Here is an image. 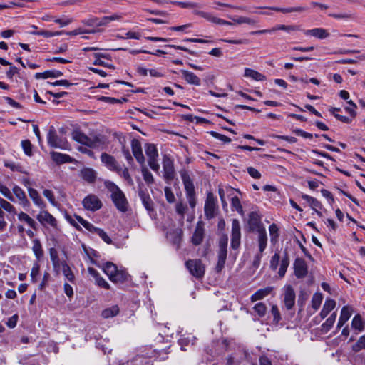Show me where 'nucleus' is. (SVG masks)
Returning a JSON list of instances; mask_svg holds the SVG:
<instances>
[{
  "label": "nucleus",
  "mask_w": 365,
  "mask_h": 365,
  "mask_svg": "<svg viewBox=\"0 0 365 365\" xmlns=\"http://www.w3.org/2000/svg\"><path fill=\"white\" fill-rule=\"evenodd\" d=\"M132 152L139 164L143 165L145 164V157L143 154L140 142L137 139H133L131 141Z\"/></svg>",
  "instance_id": "15"
},
{
  "label": "nucleus",
  "mask_w": 365,
  "mask_h": 365,
  "mask_svg": "<svg viewBox=\"0 0 365 365\" xmlns=\"http://www.w3.org/2000/svg\"><path fill=\"white\" fill-rule=\"evenodd\" d=\"M18 220L21 222H24L26 223L31 228L36 230H37V223L36 222L31 218L28 214L20 212L18 215Z\"/></svg>",
  "instance_id": "26"
},
{
  "label": "nucleus",
  "mask_w": 365,
  "mask_h": 365,
  "mask_svg": "<svg viewBox=\"0 0 365 365\" xmlns=\"http://www.w3.org/2000/svg\"><path fill=\"white\" fill-rule=\"evenodd\" d=\"M29 195L32 199L34 203L40 207H43L45 206L44 202L41 197H40L38 191L34 188H29L28 190Z\"/></svg>",
  "instance_id": "34"
},
{
  "label": "nucleus",
  "mask_w": 365,
  "mask_h": 365,
  "mask_svg": "<svg viewBox=\"0 0 365 365\" xmlns=\"http://www.w3.org/2000/svg\"><path fill=\"white\" fill-rule=\"evenodd\" d=\"M210 134L212 137H214L216 139H218L221 141H223L224 143H230L231 142V139L228 138L227 136L218 133L215 131H211Z\"/></svg>",
  "instance_id": "63"
},
{
  "label": "nucleus",
  "mask_w": 365,
  "mask_h": 365,
  "mask_svg": "<svg viewBox=\"0 0 365 365\" xmlns=\"http://www.w3.org/2000/svg\"><path fill=\"white\" fill-rule=\"evenodd\" d=\"M205 230L203 222L200 221L197 223L195 232L192 236L191 242L195 245H199L202 243L204 238Z\"/></svg>",
  "instance_id": "17"
},
{
  "label": "nucleus",
  "mask_w": 365,
  "mask_h": 365,
  "mask_svg": "<svg viewBox=\"0 0 365 365\" xmlns=\"http://www.w3.org/2000/svg\"><path fill=\"white\" fill-rule=\"evenodd\" d=\"M182 180L184 184L186 197L188 203L192 208H194L197 204V200L195 197V187L192 180L187 173H182L181 175Z\"/></svg>",
  "instance_id": "3"
},
{
  "label": "nucleus",
  "mask_w": 365,
  "mask_h": 365,
  "mask_svg": "<svg viewBox=\"0 0 365 365\" xmlns=\"http://www.w3.org/2000/svg\"><path fill=\"white\" fill-rule=\"evenodd\" d=\"M43 195H44L45 197H46L48 200V201L52 205H57V202L55 200L53 192L51 190L47 189L44 190L43 191Z\"/></svg>",
  "instance_id": "59"
},
{
  "label": "nucleus",
  "mask_w": 365,
  "mask_h": 365,
  "mask_svg": "<svg viewBox=\"0 0 365 365\" xmlns=\"http://www.w3.org/2000/svg\"><path fill=\"white\" fill-rule=\"evenodd\" d=\"M227 239H221L219 242V250L217 254V263L215 267V270L217 272H220L224 268L226 259H227Z\"/></svg>",
  "instance_id": "8"
},
{
  "label": "nucleus",
  "mask_w": 365,
  "mask_h": 365,
  "mask_svg": "<svg viewBox=\"0 0 365 365\" xmlns=\"http://www.w3.org/2000/svg\"><path fill=\"white\" fill-rule=\"evenodd\" d=\"M232 207L235 208L240 215H243V209L240 199L237 197H233L231 200Z\"/></svg>",
  "instance_id": "55"
},
{
  "label": "nucleus",
  "mask_w": 365,
  "mask_h": 365,
  "mask_svg": "<svg viewBox=\"0 0 365 365\" xmlns=\"http://www.w3.org/2000/svg\"><path fill=\"white\" fill-rule=\"evenodd\" d=\"M336 307V302L334 299H327L322 309L321 310L319 313V317L321 319H324L331 311H332Z\"/></svg>",
  "instance_id": "23"
},
{
  "label": "nucleus",
  "mask_w": 365,
  "mask_h": 365,
  "mask_svg": "<svg viewBox=\"0 0 365 365\" xmlns=\"http://www.w3.org/2000/svg\"><path fill=\"white\" fill-rule=\"evenodd\" d=\"M141 173H142L143 180L148 185H150L154 182V178L153 176V174L145 166V165H142Z\"/></svg>",
  "instance_id": "44"
},
{
  "label": "nucleus",
  "mask_w": 365,
  "mask_h": 365,
  "mask_svg": "<svg viewBox=\"0 0 365 365\" xmlns=\"http://www.w3.org/2000/svg\"><path fill=\"white\" fill-rule=\"evenodd\" d=\"M180 72L182 75V78L187 83L195 86L200 85V79L194 73L186 70H181Z\"/></svg>",
  "instance_id": "22"
},
{
  "label": "nucleus",
  "mask_w": 365,
  "mask_h": 365,
  "mask_svg": "<svg viewBox=\"0 0 365 365\" xmlns=\"http://www.w3.org/2000/svg\"><path fill=\"white\" fill-rule=\"evenodd\" d=\"M102 163L111 171L120 173V166L117 163L115 158L108 153H103L101 155Z\"/></svg>",
  "instance_id": "12"
},
{
  "label": "nucleus",
  "mask_w": 365,
  "mask_h": 365,
  "mask_svg": "<svg viewBox=\"0 0 365 365\" xmlns=\"http://www.w3.org/2000/svg\"><path fill=\"white\" fill-rule=\"evenodd\" d=\"M245 76L257 81H262L266 79V77L259 72L248 68L245 70Z\"/></svg>",
  "instance_id": "35"
},
{
  "label": "nucleus",
  "mask_w": 365,
  "mask_h": 365,
  "mask_svg": "<svg viewBox=\"0 0 365 365\" xmlns=\"http://www.w3.org/2000/svg\"><path fill=\"white\" fill-rule=\"evenodd\" d=\"M278 30H282L287 33H291L292 31H298L299 30V27L295 25H277L272 28L273 32L278 31Z\"/></svg>",
  "instance_id": "47"
},
{
  "label": "nucleus",
  "mask_w": 365,
  "mask_h": 365,
  "mask_svg": "<svg viewBox=\"0 0 365 365\" xmlns=\"http://www.w3.org/2000/svg\"><path fill=\"white\" fill-rule=\"evenodd\" d=\"M255 311L259 317H264L267 312V307L262 302L257 303L254 307Z\"/></svg>",
  "instance_id": "56"
},
{
  "label": "nucleus",
  "mask_w": 365,
  "mask_h": 365,
  "mask_svg": "<svg viewBox=\"0 0 365 365\" xmlns=\"http://www.w3.org/2000/svg\"><path fill=\"white\" fill-rule=\"evenodd\" d=\"M294 274L297 278L304 277L307 274V264L304 259L297 258L294 263Z\"/></svg>",
  "instance_id": "16"
},
{
  "label": "nucleus",
  "mask_w": 365,
  "mask_h": 365,
  "mask_svg": "<svg viewBox=\"0 0 365 365\" xmlns=\"http://www.w3.org/2000/svg\"><path fill=\"white\" fill-rule=\"evenodd\" d=\"M269 9L274 11H279L284 14L292 13V12H302L305 11L304 7L296 6V7H288V8H280V7H269Z\"/></svg>",
  "instance_id": "41"
},
{
  "label": "nucleus",
  "mask_w": 365,
  "mask_h": 365,
  "mask_svg": "<svg viewBox=\"0 0 365 365\" xmlns=\"http://www.w3.org/2000/svg\"><path fill=\"white\" fill-rule=\"evenodd\" d=\"M104 144V141L98 136L88 137L84 145L91 148H98Z\"/></svg>",
  "instance_id": "31"
},
{
  "label": "nucleus",
  "mask_w": 365,
  "mask_h": 365,
  "mask_svg": "<svg viewBox=\"0 0 365 365\" xmlns=\"http://www.w3.org/2000/svg\"><path fill=\"white\" fill-rule=\"evenodd\" d=\"M63 76V73L58 70H51L46 71L43 73H36L35 74V78L36 79L39 78H58Z\"/></svg>",
  "instance_id": "29"
},
{
  "label": "nucleus",
  "mask_w": 365,
  "mask_h": 365,
  "mask_svg": "<svg viewBox=\"0 0 365 365\" xmlns=\"http://www.w3.org/2000/svg\"><path fill=\"white\" fill-rule=\"evenodd\" d=\"M352 314V309L349 306L342 307L336 328L339 329L349 319Z\"/></svg>",
  "instance_id": "20"
},
{
  "label": "nucleus",
  "mask_w": 365,
  "mask_h": 365,
  "mask_svg": "<svg viewBox=\"0 0 365 365\" xmlns=\"http://www.w3.org/2000/svg\"><path fill=\"white\" fill-rule=\"evenodd\" d=\"M40 272V266L38 263L34 264L31 271V277L33 282H36L37 277L38 276Z\"/></svg>",
  "instance_id": "60"
},
{
  "label": "nucleus",
  "mask_w": 365,
  "mask_h": 365,
  "mask_svg": "<svg viewBox=\"0 0 365 365\" xmlns=\"http://www.w3.org/2000/svg\"><path fill=\"white\" fill-rule=\"evenodd\" d=\"M13 192L16 197V198L19 200L20 204L24 207H28L29 205V202L26 196L24 190L19 186L16 185L13 187Z\"/></svg>",
  "instance_id": "24"
},
{
  "label": "nucleus",
  "mask_w": 365,
  "mask_h": 365,
  "mask_svg": "<svg viewBox=\"0 0 365 365\" xmlns=\"http://www.w3.org/2000/svg\"><path fill=\"white\" fill-rule=\"evenodd\" d=\"M0 207L6 212L10 213L16 214L15 207L8 201L0 197Z\"/></svg>",
  "instance_id": "52"
},
{
  "label": "nucleus",
  "mask_w": 365,
  "mask_h": 365,
  "mask_svg": "<svg viewBox=\"0 0 365 365\" xmlns=\"http://www.w3.org/2000/svg\"><path fill=\"white\" fill-rule=\"evenodd\" d=\"M139 196L140 197V200L142 201L143 205H144L145 208L148 211L151 212L153 210V202L151 200L150 195L148 194H146L145 192L141 191L139 192Z\"/></svg>",
  "instance_id": "32"
},
{
  "label": "nucleus",
  "mask_w": 365,
  "mask_h": 365,
  "mask_svg": "<svg viewBox=\"0 0 365 365\" xmlns=\"http://www.w3.org/2000/svg\"><path fill=\"white\" fill-rule=\"evenodd\" d=\"M304 34L311 35L314 37H316L319 39H324L329 37V34L328 31L322 28H315L309 30H306L304 31Z\"/></svg>",
  "instance_id": "25"
},
{
  "label": "nucleus",
  "mask_w": 365,
  "mask_h": 365,
  "mask_svg": "<svg viewBox=\"0 0 365 365\" xmlns=\"http://www.w3.org/2000/svg\"><path fill=\"white\" fill-rule=\"evenodd\" d=\"M336 318V313L333 312L322 324L321 329L323 333H327L333 327Z\"/></svg>",
  "instance_id": "33"
},
{
  "label": "nucleus",
  "mask_w": 365,
  "mask_h": 365,
  "mask_svg": "<svg viewBox=\"0 0 365 365\" xmlns=\"http://www.w3.org/2000/svg\"><path fill=\"white\" fill-rule=\"evenodd\" d=\"M284 303L287 309H291L295 304V292L291 285L284 287Z\"/></svg>",
  "instance_id": "14"
},
{
  "label": "nucleus",
  "mask_w": 365,
  "mask_h": 365,
  "mask_svg": "<svg viewBox=\"0 0 365 365\" xmlns=\"http://www.w3.org/2000/svg\"><path fill=\"white\" fill-rule=\"evenodd\" d=\"M365 349V336L359 337L358 341L352 346V351L354 352H359L361 350Z\"/></svg>",
  "instance_id": "53"
},
{
  "label": "nucleus",
  "mask_w": 365,
  "mask_h": 365,
  "mask_svg": "<svg viewBox=\"0 0 365 365\" xmlns=\"http://www.w3.org/2000/svg\"><path fill=\"white\" fill-rule=\"evenodd\" d=\"M81 173L82 178L88 182H93L96 180V173L91 168H83Z\"/></svg>",
  "instance_id": "36"
},
{
  "label": "nucleus",
  "mask_w": 365,
  "mask_h": 365,
  "mask_svg": "<svg viewBox=\"0 0 365 365\" xmlns=\"http://www.w3.org/2000/svg\"><path fill=\"white\" fill-rule=\"evenodd\" d=\"M351 327L359 332L364 331L365 322L360 314H358L354 317L351 321Z\"/></svg>",
  "instance_id": "30"
},
{
  "label": "nucleus",
  "mask_w": 365,
  "mask_h": 365,
  "mask_svg": "<svg viewBox=\"0 0 365 365\" xmlns=\"http://www.w3.org/2000/svg\"><path fill=\"white\" fill-rule=\"evenodd\" d=\"M289 264V260L287 256H285L280 262V267L278 271V274L280 278L284 277L287 272V267Z\"/></svg>",
  "instance_id": "48"
},
{
  "label": "nucleus",
  "mask_w": 365,
  "mask_h": 365,
  "mask_svg": "<svg viewBox=\"0 0 365 365\" xmlns=\"http://www.w3.org/2000/svg\"><path fill=\"white\" fill-rule=\"evenodd\" d=\"M0 192L9 200L14 201V197L10 190L2 184H0Z\"/></svg>",
  "instance_id": "58"
},
{
  "label": "nucleus",
  "mask_w": 365,
  "mask_h": 365,
  "mask_svg": "<svg viewBox=\"0 0 365 365\" xmlns=\"http://www.w3.org/2000/svg\"><path fill=\"white\" fill-rule=\"evenodd\" d=\"M117 269L116 265L112 262H106L103 267V272L109 277L110 280L113 277Z\"/></svg>",
  "instance_id": "42"
},
{
  "label": "nucleus",
  "mask_w": 365,
  "mask_h": 365,
  "mask_svg": "<svg viewBox=\"0 0 365 365\" xmlns=\"http://www.w3.org/2000/svg\"><path fill=\"white\" fill-rule=\"evenodd\" d=\"M309 205L318 215H322V213L317 210V209H321L322 207V204L319 201H318L316 198H314L312 200Z\"/></svg>",
  "instance_id": "64"
},
{
  "label": "nucleus",
  "mask_w": 365,
  "mask_h": 365,
  "mask_svg": "<svg viewBox=\"0 0 365 365\" xmlns=\"http://www.w3.org/2000/svg\"><path fill=\"white\" fill-rule=\"evenodd\" d=\"M72 138L75 141H76L82 145H85V143L86 142V140L88 139V136L80 131L73 132Z\"/></svg>",
  "instance_id": "51"
},
{
  "label": "nucleus",
  "mask_w": 365,
  "mask_h": 365,
  "mask_svg": "<svg viewBox=\"0 0 365 365\" xmlns=\"http://www.w3.org/2000/svg\"><path fill=\"white\" fill-rule=\"evenodd\" d=\"M119 313V307L117 305H113L110 307L106 308L102 311L101 316L105 318H110L118 315Z\"/></svg>",
  "instance_id": "39"
},
{
  "label": "nucleus",
  "mask_w": 365,
  "mask_h": 365,
  "mask_svg": "<svg viewBox=\"0 0 365 365\" xmlns=\"http://www.w3.org/2000/svg\"><path fill=\"white\" fill-rule=\"evenodd\" d=\"M258 234L257 242L259 245V252L263 253L267 245V235L265 228L257 231Z\"/></svg>",
  "instance_id": "21"
},
{
  "label": "nucleus",
  "mask_w": 365,
  "mask_h": 365,
  "mask_svg": "<svg viewBox=\"0 0 365 365\" xmlns=\"http://www.w3.org/2000/svg\"><path fill=\"white\" fill-rule=\"evenodd\" d=\"M47 141L48 145L52 148H60L63 150H66L68 148V144L67 141L57 135L56 130L53 126L49 128L47 135Z\"/></svg>",
  "instance_id": "5"
},
{
  "label": "nucleus",
  "mask_w": 365,
  "mask_h": 365,
  "mask_svg": "<svg viewBox=\"0 0 365 365\" xmlns=\"http://www.w3.org/2000/svg\"><path fill=\"white\" fill-rule=\"evenodd\" d=\"M280 260V257L278 253H275L270 260V268L275 271L277 269V267L279 265V262Z\"/></svg>",
  "instance_id": "62"
},
{
  "label": "nucleus",
  "mask_w": 365,
  "mask_h": 365,
  "mask_svg": "<svg viewBox=\"0 0 365 365\" xmlns=\"http://www.w3.org/2000/svg\"><path fill=\"white\" fill-rule=\"evenodd\" d=\"M145 152L148 157V165L154 172L158 173L160 170V165L158 163L159 155L156 146L152 143H146Z\"/></svg>",
  "instance_id": "2"
},
{
  "label": "nucleus",
  "mask_w": 365,
  "mask_h": 365,
  "mask_svg": "<svg viewBox=\"0 0 365 365\" xmlns=\"http://www.w3.org/2000/svg\"><path fill=\"white\" fill-rule=\"evenodd\" d=\"M88 272L95 279L96 284L106 289H110V284L100 276L99 273L93 267H88Z\"/></svg>",
  "instance_id": "18"
},
{
  "label": "nucleus",
  "mask_w": 365,
  "mask_h": 365,
  "mask_svg": "<svg viewBox=\"0 0 365 365\" xmlns=\"http://www.w3.org/2000/svg\"><path fill=\"white\" fill-rule=\"evenodd\" d=\"M29 34L31 35L43 36L46 38H50V37H53V36L62 35V34H65V31H61L52 32V31H47V30H40L38 31H29Z\"/></svg>",
  "instance_id": "37"
},
{
  "label": "nucleus",
  "mask_w": 365,
  "mask_h": 365,
  "mask_svg": "<svg viewBox=\"0 0 365 365\" xmlns=\"http://www.w3.org/2000/svg\"><path fill=\"white\" fill-rule=\"evenodd\" d=\"M323 298V294L320 292H316L313 294L311 300V304L314 312L317 311L319 309Z\"/></svg>",
  "instance_id": "38"
},
{
  "label": "nucleus",
  "mask_w": 365,
  "mask_h": 365,
  "mask_svg": "<svg viewBox=\"0 0 365 365\" xmlns=\"http://www.w3.org/2000/svg\"><path fill=\"white\" fill-rule=\"evenodd\" d=\"M230 18L237 24H250V25H255V24H257L256 20L251 19V18L246 17V16H239L237 18L230 17Z\"/></svg>",
  "instance_id": "49"
},
{
  "label": "nucleus",
  "mask_w": 365,
  "mask_h": 365,
  "mask_svg": "<svg viewBox=\"0 0 365 365\" xmlns=\"http://www.w3.org/2000/svg\"><path fill=\"white\" fill-rule=\"evenodd\" d=\"M128 277L129 275L126 272L123 270L117 269L116 272L115 273L113 277L110 279V281L115 283H123L128 280Z\"/></svg>",
  "instance_id": "43"
},
{
  "label": "nucleus",
  "mask_w": 365,
  "mask_h": 365,
  "mask_svg": "<svg viewBox=\"0 0 365 365\" xmlns=\"http://www.w3.org/2000/svg\"><path fill=\"white\" fill-rule=\"evenodd\" d=\"M248 225L252 231H258L261 228H265L262 223V217L257 212H252L249 215Z\"/></svg>",
  "instance_id": "13"
},
{
  "label": "nucleus",
  "mask_w": 365,
  "mask_h": 365,
  "mask_svg": "<svg viewBox=\"0 0 365 365\" xmlns=\"http://www.w3.org/2000/svg\"><path fill=\"white\" fill-rule=\"evenodd\" d=\"M62 272L65 277L71 282L74 281L75 277L70 267L66 262L62 263Z\"/></svg>",
  "instance_id": "46"
},
{
  "label": "nucleus",
  "mask_w": 365,
  "mask_h": 365,
  "mask_svg": "<svg viewBox=\"0 0 365 365\" xmlns=\"http://www.w3.org/2000/svg\"><path fill=\"white\" fill-rule=\"evenodd\" d=\"M182 230L181 229L177 228L170 232H169L167 235V237L168 240L176 245L177 248H179L180 242L182 241Z\"/></svg>",
  "instance_id": "19"
},
{
  "label": "nucleus",
  "mask_w": 365,
  "mask_h": 365,
  "mask_svg": "<svg viewBox=\"0 0 365 365\" xmlns=\"http://www.w3.org/2000/svg\"><path fill=\"white\" fill-rule=\"evenodd\" d=\"M118 174L120 175L121 177H123L125 179V180H126L130 185L133 184V179H132V178L129 173L128 169L127 168H125L123 169L120 167V173H118Z\"/></svg>",
  "instance_id": "57"
},
{
  "label": "nucleus",
  "mask_w": 365,
  "mask_h": 365,
  "mask_svg": "<svg viewBox=\"0 0 365 365\" xmlns=\"http://www.w3.org/2000/svg\"><path fill=\"white\" fill-rule=\"evenodd\" d=\"M52 160L58 164L70 163L71 162V158L66 154H63L58 152H51V153Z\"/></svg>",
  "instance_id": "28"
},
{
  "label": "nucleus",
  "mask_w": 365,
  "mask_h": 365,
  "mask_svg": "<svg viewBox=\"0 0 365 365\" xmlns=\"http://www.w3.org/2000/svg\"><path fill=\"white\" fill-rule=\"evenodd\" d=\"M36 218L43 226L48 225L52 228L58 230V222L56 219L48 211H41L37 215Z\"/></svg>",
  "instance_id": "10"
},
{
  "label": "nucleus",
  "mask_w": 365,
  "mask_h": 365,
  "mask_svg": "<svg viewBox=\"0 0 365 365\" xmlns=\"http://www.w3.org/2000/svg\"><path fill=\"white\" fill-rule=\"evenodd\" d=\"M190 273L196 278H201L205 274V267L200 259H190L185 262Z\"/></svg>",
  "instance_id": "7"
},
{
  "label": "nucleus",
  "mask_w": 365,
  "mask_h": 365,
  "mask_svg": "<svg viewBox=\"0 0 365 365\" xmlns=\"http://www.w3.org/2000/svg\"><path fill=\"white\" fill-rule=\"evenodd\" d=\"M33 247L32 250L38 259L41 258L43 255V250L41 242L38 239H34L32 241Z\"/></svg>",
  "instance_id": "40"
},
{
  "label": "nucleus",
  "mask_w": 365,
  "mask_h": 365,
  "mask_svg": "<svg viewBox=\"0 0 365 365\" xmlns=\"http://www.w3.org/2000/svg\"><path fill=\"white\" fill-rule=\"evenodd\" d=\"M164 192H165V195L167 201L169 203L174 202L175 200V195H174L171 188L169 187H165L164 188Z\"/></svg>",
  "instance_id": "61"
},
{
  "label": "nucleus",
  "mask_w": 365,
  "mask_h": 365,
  "mask_svg": "<svg viewBox=\"0 0 365 365\" xmlns=\"http://www.w3.org/2000/svg\"><path fill=\"white\" fill-rule=\"evenodd\" d=\"M84 208L90 211H96L101 208L102 202L99 198L93 194H90L84 197L82 201Z\"/></svg>",
  "instance_id": "9"
},
{
  "label": "nucleus",
  "mask_w": 365,
  "mask_h": 365,
  "mask_svg": "<svg viewBox=\"0 0 365 365\" xmlns=\"http://www.w3.org/2000/svg\"><path fill=\"white\" fill-rule=\"evenodd\" d=\"M241 228L240 222L237 219H233L232 222V235H231V247L237 249L240 245Z\"/></svg>",
  "instance_id": "11"
},
{
  "label": "nucleus",
  "mask_w": 365,
  "mask_h": 365,
  "mask_svg": "<svg viewBox=\"0 0 365 365\" xmlns=\"http://www.w3.org/2000/svg\"><path fill=\"white\" fill-rule=\"evenodd\" d=\"M329 16H331L336 19H352L354 17V15L350 12H341V13H332L329 14Z\"/></svg>",
  "instance_id": "50"
},
{
  "label": "nucleus",
  "mask_w": 365,
  "mask_h": 365,
  "mask_svg": "<svg viewBox=\"0 0 365 365\" xmlns=\"http://www.w3.org/2000/svg\"><path fill=\"white\" fill-rule=\"evenodd\" d=\"M21 147L24 151V153L28 156H31L32 153V145L29 140H24L21 141Z\"/></svg>",
  "instance_id": "54"
},
{
  "label": "nucleus",
  "mask_w": 365,
  "mask_h": 365,
  "mask_svg": "<svg viewBox=\"0 0 365 365\" xmlns=\"http://www.w3.org/2000/svg\"><path fill=\"white\" fill-rule=\"evenodd\" d=\"M163 178L167 182L172 181L175 176L174 161L168 155L163 158Z\"/></svg>",
  "instance_id": "6"
},
{
  "label": "nucleus",
  "mask_w": 365,
  "mask_h": 365,
  "mask_svg": "<svg viewBox=\"0 0 365 365\" xmlns=\"http://www.w3.org/2000/svg\"><path fill=\"white\" fill-rule=\"evenodd\" d=\"M205 215L207 220L214 218L218 212V205L217 198L212 192L207 194L205 206H204Z\"/></svg>",
  "instance_id": "4"
},
{
  "label": "nucleus",
  "mask_w": 365,
  "mask_h": 365,
  "mask_svg": "<svg viewBox=\"0 0 365 365\" xmlns=\"http://www.w3.org/2000/svg\"><path fill=\"white\" fill-rule=\"evenodd\" d=\"M104 185L110 193L112 202L117 210L122 212H126L128 210L129 203L124 192L112 181H105Z\"/></svg>",
  "instance_id": "1"
},
{
  "label": "nucleus",
  "mask_w": 365,
  "mask_h": 365,
  "mask_svg": "<svg viewBox=\"0 0 365 365\" xmlns=\"http://www.w3.org/2000/svg\"><path fill=\"white\" fill-rule=\"evenodd\" d=\"M271 242L272 244H276L279 237V228L277 225L274 223L272 224L269 227Z\"/></svg>",
  "instance_id": "45"
},
{
  "label": "nucleus",
  "mask_w": 365,
  "mask_h": 365,
  "mask_svg": "<svg viewBox=\"0 0 365 365\" xmlns=\"http://www.w3.org/2000/svg\"><path fill=\"white\" fill-rule=\"evenodd\" d=\"M272 291V287H267L264 289H260L257 290L256 292H255L251 296L250 299L252 302L257 301V300H260V299H263L264 297H265L266 296L269 295Z\"/></svg>",
  "instance_id": "27"
}]
</instances>
